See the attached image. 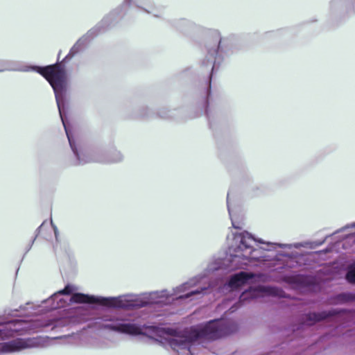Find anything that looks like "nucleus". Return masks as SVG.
<instances>
[{
    "label": "nucleus",
    "mask_w": 355,
    "mask_h": 355,
    "mask_svg": "<svg viewBox=\"0 0 355 355\" xmlns=\"http://www.w3.org/2000/svg\"><path fill=\"white\" fill-rule=\"evenodd\" d=\"M8 69L22 71H35L42 75L50 83L55 93L58 108L69 140V145L75 156L76 157V162L75 164H83L90 162L117 163L123 160V155L121 152L117 150L114 151L109 159H104L103 157H92L89 155L88 152L83 150H78L77 148L67 126L66 121L63 116V94L68 85V78L65 69L60 64H55L46 66L45 67L37 66L15 67L8 68Z\"/></svg>",
    "instance_id": "obj_2"
},
{
    "label": "nucleus",
    "mask_w": 355,
    "mask_h": 355,
    "mask_svg": "<svg viewBox=\"0 0 355 355\" xmlns=\"http://www.w3.org/2000/svg\"><path fill=\"white\" fill-rule=\"evenodd\" d=\"M246 293H243L241 296V300H245L246 298Z\"/></svg>",
    "instance_id": "obj_21"
},
{
    "label": "nucleus",
    "mask_w": 355,
    "mask_h": 355,
    "mask_svg": "<svg viewBox=\"0 0 355 355\" xmlns=\"http://www.w3.org/2000/svg\"><path fill=\"white\" fill-rule=\"evenodd\" d=\"M273 289H274L273 288H270V287H267V288H265V290L266 291H268V292H270V293L272 292Z\"/></svg>",
    "instance_id": "obj_20"
},
{
    "label": "nucleus",
    "mask_w": 355,
    "mask_h": 355,
    "mask_svg": "<svg viewBox=\"0 0 355 355\" xmlns=\"http://www.w3.org/2000/svg\"><path fill=\"white\" fill-rule=\"evenodd\" d=\"M346 279L348 282L355 284V263L349 267L346 274Z\"/></svg>",
    "instance_id": "obj_13"
},
{
    "label": "nucleus",
    "mask_w": 355,
    "mask_h": 355,
    "mask_svg": "<svg viewBox=\"0 0 355 355\" xmlns=\"http://www.w3.org/2000/svg\"><path fill=\"white\" fill-rule=\"evenodd\" d=\"M76 288L67 285L64 289L54 293L42 302L43 306L53 310L64 306L67 301L71 303L100 304L113 308L130 309L142 307L148 304H167L175 298L185 300L192 297L199 298V275L189 279L187 282L173 288L171 291L162 290L141 295L125 294L118 297H96L83 293H75Z\"/></svg>",
    "instance_id": "obj_1"
},
{
    "label": "nucleus",
    "mask_w": 355,
    "mask_h": 355,
    "mask_svg": "<svg viewBox=\"0 0 355 355\" xmlns=\"http://www.w3.org/2000/svg\"><path fill=\"white\" fill-rule=\"evenodd\" d=\"M37 344V340L31 338H17L9 342L0 343V355L35 347Z\"/></svg>",
    "instance_id": "obj_6"
},
{
    "label": "nucleus",
    "mask_w": 355,
    "mask_h": 355,
    "mask_svg": "<svg viewBox=\"0 0 355 355\" xmlns=\"http://www.w3.org/2000/svg\"><path fill=\"white\" fill-rule=\"evenodd\" d=\"M44 225H45V223L44 222V223H42V225L38 227L37 231H38V232H40V231L42 230V228L44 227Z\"/></svg>",
    "instance_id": "obj_19"
},
{
    "label": "nucleus",
    "mask_w": 355,
    "mask_h": 355,
    "mask_svg": "<svg viewBox=\"0 0 355 355\" xmlns=\"http://www.w3.org/2000/svg\"><path fill=\"white\" fill-rule=\"evenodd\" d=\"M53 229H54L55 236L57 238L58 230L55 227H53Z\"/></svg>",
    "instance_id": "obj_22"
},
{
    "label": "nucleus",
    "mask_w": 355,
    "mask_h": 355,
    "mask_svg": "<svg viewBox=\"0 0 355 355\" xmlns=\"http://www.w3.org/2000/svg\"><path fill=\"white\" fill-rule=\"evenodd\" d=\"M227 204L232 227L235 229H241L243 224V214L241 207L232 202L230 193L227 194Z\"/></svg>",
    "instance_id": "obj_9"
},
{
    "label": "nucleus",
    "mask_w": 355,
    "mask_h": 355,
    "mask_svg": "<svg viewBox=\"0 0 355 355\" xmlns=\"http://www.w3.org/2000/svg\"><path fill=\"white\" fill-rule=\"evenodd\" d=\"M45 325L37 322L33 321L27 322L23 320H13L8 322L3 328L0 329V340L12 336V332L19 331H37L38 327H44Z\"/></svg>",
    "instance_id": "obj_5"
},
{
    "label": "nucleus",
    "mask_w": 355,
    "mask_h": 355,
    "mask_svg": "<svg viewBox=\"0 0 355 355\" xmlns=\"http://www.w3.org/2000/svg\"><path fill=\"white\" fill-rule=\"evenodd\" d=\"M326 318V315L324 313H311L307 315L308 320L310 321L308 324H312L313 323L320 321Z\"/></svg>",
    "instance_id": "obj_14"
},
{
    "label": "nucleus",
    "mask_w": 355,
    "mask_h": 355,
    "mask_svg": "<svg viewBox=\"0 0 355 355\" xmlns=\"http://www.w3.org/2000/svg\"><path fill=\"white\" fill-rule=\"evenodd\" d=\"M349 228H355V222L354 223H352L349 225H345V227H342L340 230H339L338 231V232H343V231H345L346 230L349 229Z\"/></svg>",
    "instance_id": "obj_17"
},
{
    "label": "nucleus",
    "mask_w": 355,
    "mask_h": 355,
    "mask_svg": "<svg viewBox=\"0 0 355 355\" xmlns=\"http://www.w3.org/2000/svg\"><path fill=\"white\" fill-rule=\"evenodd\" d=\"M3 71V69H0V72H1V71Z\"/></svg>",
    "instance_id": "obj_24"
},
{
    "label": "nucleus",
    "mask_w": 355,
    "mask_h": 355,
    "mask_svg": "<svg viewBox=\"0 0 355 355\" xmlns=\"http://www.w3.org/2000/svg\"><path fill=\"white\" fill-rule=\"evenodd\" d=\"M286 281L291 284L301 285L305 283V277L302 275H293L286 277Z\"/></svg>",
    "instance_id": "obj_12"
},
{
    "label": "nucleus",
    "mask_w": 355,
    "mask_h": 355,
    "mask_svg": "<svg viewBox=\"0 0 355 355\" xmlns=\"http://www.w3.org/2000/svg\"><path fill=\"white\" fill-rule=\"evenodd\" d=\"M227 239L229 243V261L232 269L242 268L247 266H258L271 259L266 253V250L269 249L254 248L253 244L257 242L267 244L268 246L278 245L279 248L289 250L306 247V244L303 243L290 244L266 243L262 239H255L246 231L232 233L227 236Z\"/></svg>",
    "instance_id": "obj_4"
},
{
    "label": "nucleus",
    "mask_w": 355,
    "mask_h": 355,
    "mask_svg": "<svg viewBox=\"0 0 355 355\" xmlns=\"http://www.w3.org/2000/svg\"><path fill=\"white\" fill-rule=\"evenodd\" d=\"M344 296H345V294L340 295V297H344Z\"/></svg>",
    "instance_id": "obj_23"
},
{
    "label": "nucleus",
    "mask_w": 355,
    "mask_h": 355,
    "mask_svg": "<svg viewBox=\"0 0 355 355\" xmlns=\"http://www.w3.org/2000/svg\"><path fill=\"white\" fill-rule=\"evenodd\" d=\"M340 0H331L330 2V9L334 10L340 3Z\"/></svg>",
    "instance_id": "obj_16"
},
{
    "label": "nucleus",
    "mask_w": 355,
    "mask_h": 355,
    "mask_svg": "<svg viewBox=\"0 0 355 355\" xmlns=\"http://www.w3.org/2000/svg\"><path fill=\"white\" fill-rule=\"evenodd\" d=\"M209 34L214 38L217 46L214 49L208 50V58L206 62L205 61L203 62V64L211 67V71H213L216 57H220L225 51V46L226 45L227 41L225 39L221 38L220 34L217 30H210Z\"/></svg>",
    "instance_id": "obj_7"
},
{
    "label": "nucleus",
    "mask_w": 355,
    "mask_h": 355,
    "mask_svg": "<svg viewBox=\"0 0 355 355\" xmlns=\"http://www.w3.org/2000/svg\"><path fill=\"white\" fill-rule=\"evenodd\" d=\"M141 9H142L144 12H147V13H148V14H151V15H153V16H155V17H159V15L158 14L155 13V12H154V10H147V9H146V8H141Z\"/></svg>",
    "instance_id": "obj_18"
},
{
    "label": "nucleus",
    "mask_w": 355,
    "mask_h": 355,
    "mask_svg": "<svg viewBox=\"0 0 355 355\" xmlns=\"http://www.w3.org/2000/svg\"><path fill=\"white\" fill-rule=\"evenodd\" d=\"M153 331L160 342L168 345L180 355H193L192 347L201 338L214 340L230 333L222 320H212L182 331L166 327H153Z\"/></svg>",
    "instance_id": "obj_3"
},
{
    "label": "nucleus",
    "mask_w": 355,
    "mask_h": 355,
    "mask_svg": "<svg viewBox=\"0 0 355 355\" xmlns=\"http://www.w3.org/2000/svg\"><path fill=\"white\" fill-rule=\"evenodd\" d=\"M102 328L130 335L143 334V329L135 324L121 322L118 320L105 321L101 324Z\"/></svg>",
    "instance_id": "obj_8"
},
{
    "label": "nucleus",
    "mask_w": 355,
    "mask_h": 355,
    "mask_svg": "<svg viewBox=\"0 0 355 355\" xmlns=\"http://www.w3.org/2000/svg\"><path fill=\"white\" fill-rule=\"evenodd\" d=\"M86 41L85 37H82L78 40L76 44L71 47L69 53L65 56L63 59L62 62H66L69 60L72 57L74 56L83 46L85 42Z\"/></svg>",
    "instance_id": "obj_11"
},
{
    "label": "nucleus",
    "mask_w": 355,
    "mask_h": 355,
    "mask_svg": "<svg viewBox=\"0 0 355 355\" xmlns=\"http://www.w3.org/2000/svg\"><path fill=\"white\" fill-rule=\"evenodd\" d=\"M355 241V233L348 235L344 240L343 246L345 249H348L350 246L348 245L349 243Z\"/></svg>",
    "instance_id": "obj_15"
},
{
    "label": "nucleus",
    "mask_w": 355,
    "mask_h": 355,
    "mask_svg": "<svg viewBox=\"0 0 355 355\" xmlns=\"http://www.w3.org/2000/svg\"><path fill=\"white\" fill-rule=\"evenodd\" d=\"M254 277L252 273H248L245 272H240L232 275L227 284L225 286H227L231 289L237 288L243 284H245L250 279Z\"/></svg>",
    "instance_id": "obj_10"
}]
</instances>
